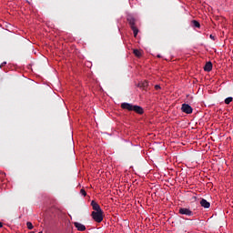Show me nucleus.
Here are the masks:
<instances>
[{
	"label": "nucleus",
	"mask_w": 233,
	"mask_h": 233,
	"mask_svg": "<svg viewBox=\"0 0 233 233\" xmlns=\"http://www.w3.org/2000/svg\"><path fill=\"white\" fill-rule=\"evenodd\" d=\"M133 54H134L137 57H141V51H139L138 49H134Z\"/></svg>",
	"instance_id": "obj_12"
},
{
	"label": "nucleus",
	"mask_w": 233,
	"mask_h": 233,
	"mask_svg": "<svg viewBox=\"0 0 233 233\" xmlns=\"http://www.w3.org/2000/svg\"><path fill=\"white\" fill-rule=\"evenodd\" d=\"M3 66H4L1 64V65H0V68H3Z\"/></svg>",
	"instance_id": "obj_21"
},
{
	"label": "nucleus",
	"mask_w": 233,
	"mask_h": 233,
	"mask_svg": "<svg viewBox=\"0 0 233 233\" xmlns=\"http://www.w3.org/2000/svg\"><path fill=\"white\" fill-rule=\"evenodd\" d=\"M200 205L201 207H203L204 208H210V202L207 201V199L202 198L200 200Z\"/></svg>",
	"instance_id": "obj_9"
},
{
	"label": "nucleus",
	"mask_w": 233,
	"mask_h": 233,
	"mask_svg": "<svg viewBox=\"0 0 233 233\" xmlns=\"http://www.w3.org/2000/svg\"><path fill=\"white\" fill-rule=\"evenodd\" d=\"M192 23H193V25L195 26V28H199L201 26L199 22H198L197 20H193Z\"/></svg>",
	"instance_id": "obj_13"
},
{
	"label": "nucleus",
	"mask_w": 233,
	"mask_h": 233,
	"mask_svg": "<svg viewBox=\"0 0 233 233\" xmlns=\"http://www.w3.org/2000/svg\"><path fill=\"white\" fill-rule=\"evenodd\" d=\"M133 112H136L137 114H139L140 116L144 114L143 107L139 106H133Z\"/></svg>",
	"instance_id": "obj_8"
},
{
	"label": "nucleus",
	"mask_w": 233,
	"mask_h": 233,
	"mask_svg": "<svg viewBox=\"0 0 233 233\" xmlns=\"http://www.w3.org/2000/svg\"><path fill=\"white\" fill-rule=\"evenodd\" d=\"M74 225L79 232H85V230H86V227L79 222H74Z\"/></svg>",
	"instance_id": "obj_7"
},
{
	"label": "nucleus",
	"mask_w": 233,
	"mask_h": 233,
	"mask_svg": "<svg viewBox=\"0 0 233 233\" xmlns=\"http://www.w3.org/2000/svg\"><path fill=\"white\" fill-rule=\"evenodd\" d=\"M155 89H157V90H161V86L156 85V86H155Z\"/></svg>",
	"instance_id": "obj_17"
},
{
	"label": "nucleus",
	"mask_w": 233,
	"mask_h": 233,
	"mask_svg": "<svg viewBox=\"0 0 233 233\" xmlns=\"http://www.w3.org/2000/svg\"><path fill=\"white\" fill-rule=\"evenodd\" d=\"M0 228H3V223L0 222Z\"/></svg>",
	"instance_id": "obj_19"
},
{
	"label": "nucleus",
	"mask_w": 233,
	"mask_h": 233,
	"mask_svg": "<svg viewBox=\"0 0 233 233\" xmlns=\"http://www.w3.org/2000/svg\"><path fill=\"white\" fill-rule=\"evenodd\" d=\"M127 22L129 23L130 28L134 33V37H137V34H139V29L136 26V18L133 16L127 17Z\"/></svg>",
	"instance_id": "obj_1"
},
{
	"label": "nucleus",
	"mask_w": 233,
	"mask_h": 233,
	"mask_svg": "<svg viewBox=\"0 0 233 233\" xmlns=\"http://www.w3.org/2000/svg\"><path fill=\"white\" fill-rule=\"evenodd\" d=\"M92 218L96 223H101L103 221V218L105 217L103 210L102 211H93L91 213Z\"/></svg>",
	"instance_id": "obj_2"
},
{
	"label": "nucleus",
	"mask_w": 233,
	"mask_h": 233,
	"mask_svg": "<svg viewBox=\"0 0 233 233\" xmlns=\"http://www.w3.org/2000/svg\"><path fill=\"white\" fill-rule=\"evenodd\" d=\"M1 65H2V66H5L6 62H3Z\"/></svg>",
	"instance_id": "obj_18"
},
{
	"label": "nucleus",
	"mask_w": 233,
	"mask_h": 233,
	"mask_svg": "<svg viewBox=\"0 0 233 233\" xmlns=\"http://www.w3.org/2000/svg\"><path fill=\"white\" fill-rule=\"evenodd\" d=\"M204 70L205 72H210L212 70V62H207Z\"/></svg>",
	"instance_id": "obj_10"
},
{
	"label": "nucleus",
	"mask_w": 233,
	"mask_h": 233,
	"mask_svg": "<svg viewBox=\"0 0 233 233\" xmlns=\"http://www.w3.org/2000/svg\"><path fill=\"white\" fill-rule=\"evenodd\" d=\"M210 39L214 40V35H210Z\"/></svg>",
	"instance_id": "obj_20"
},
{
	"label": "nucleus",
	"mask_w": 233,
	"mask_h": 233,
	"mask_svg": "<svg viewBox=\"0 0 233 233\" xmlns=\"http://www.w3.org/2000/svg\"><path fill=\"white\" fill-rule=\"evenodd\" d=\"M178 214H181L182 216H194V212L187 208H180L178 209Z\"/></svg>",
	"instance_id": "obj_3"
},
{
	"label": "nucleus",
	"mask_w": 233,
	"mask_h": 233,
	"mask_svg": "<svg viewBox=\"0 0 233 233\" xmlns=\"http://www.w3.org/2000/svg\"><path fill=\"white\" fill-rule=\"evenodd\" d=\"M80 194L83 195L84 198L86 197V191L84 188L80 190Z\"/></svg>",
	"instance_id": "obj_16"
},
{
	"label": "nucleus",
	"mask_w": 233,
	"mask_h": 233,
	"mask_svg": "<svg viewBox=\"0 0 233 233\" xmlns=\"http://www.w3.org/2000/svg\"><path fill=\"white\" fill-rule=\"evenodd\" d=\"M26 227L29 230H32V228H34V225L32 224V222H26Z\"/></svg>",
	"instance_id": "obj_15"
},
{
	"label": "nucleus",
	"mask_w": 233,
	"mask_h": 233,
	"mask_svg": "<svg viewBox=\"0 0 233 233\" xmlns=\"http://www.w3.org/2000/svg\"><path fill=\"white\" fill-rule=\"evenodd\" d=\"M181 110L184 114H192L194 109L188 104H182Z\"/></svg>",
	"instance_id": "obj_4"
},
{
	"label": "nucleus",
	"mask_w": 233,
	"mask_h": 233,
	"mask_svg": "<svg viewBox=\"0 0 233 233\" xmlns=\"http://www.w3.org/2000/svg\"><path fill=\"white\" fill-rule=\"evenodd\" d=\"M232 99H233V98H232L231 96L226 98V99H225V104H226V105H230V103H232Z\"/></svg>",
	"instance_id": "obj_14"
},
{
	"label": "nucleus",
	"mask_w": 233,
	"mask_h": 233,
	"mask_svg": "<svg viewBox=\"0 0 233 233\" xmlns=\"http://www.w3.org/2000/svg\"><path fill=\"white\" fill-rule=\"evenodd\" d=\"M91 207L93 208V212H101L103 211V209H101V206H99V204H97V202H96L95 200L91 201Z\"/></svg>",
	"instance_id": "obj_5"
},
{
	"label": "nucleus",
	"mask_w": 233,
	"mask_h": 233,
	"mask_svg": "<svg viewBox=\"0 0 233 233\" xmlns=\"http://www.w3.org/2000/svg\"><path fill=\"white\" fill-rule=\"evenodd\" d=\"M157 57H161V56L158 55Z\"/></svg>",
	"instance_id": "obj_22"
},
{
	"label": "nucleus",
	"mask_w": 233,
	"mask_h": 233,
	"mask_svg": "<svg viewBox=\"0 0 233 233\" xmlns=\"http://www.w3.org/2000/svg\"><path fill=\"white\" fill-rule=\"evenodd\" d=\"M121 108H123L124 110H128L129 112H132L134 110V105L130 103H122Z\"/></svg>",
	"instance_id": "obj_6"
},
{
	"label": "nucleus",
	"mask_w": 233,
	"mask_h": 233,
	"mask_svg": "<svg viewBox=\"0 0 233 233\" xmlns=\"http://www.w3.org/2000/svg\"><path fill=\"white\" fill-rule=\"evenodd\" d=\"M138 86H139V88H142L143 90H147V88H148V82L144 81L142 83H139Z\"/></svg>",
	"instance_id": "obj_11"
}]
</instances>
